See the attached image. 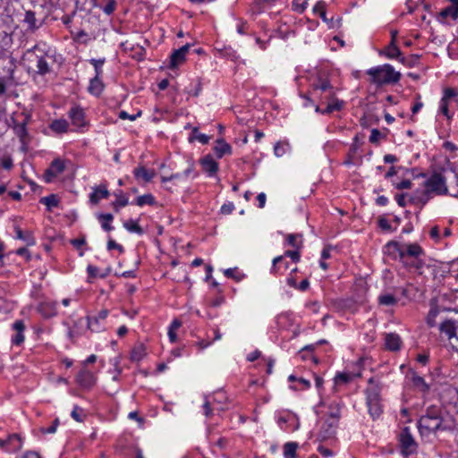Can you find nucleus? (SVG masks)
Masks as SVG:
<instances>
[{"label": "nucleus", "mask_w": 458, "mask_h": 458, "mask_svg": "<svg viewBox=\"0 0 458 458\" xmlns=\"http://www.w3.org/2000/svg\"><path fill=\"white\" fill-rule=\"evenodd\" d=\"M385 253L394 260H399L409 271L421 274L425 267L426 253L418 243H400L390 241L384 246Z\"/></svg>", "instance_id": "1"}, {"label": "nucleus", "mask_w": 458, "mask_h": 458, "mask_svg": "<svg viewBox=\"0 0 458 458\" xmlns=\"http://www.w3.org/2000/svg\"><path fill=\"white\" fill-rule=\"evenodd\" d=\"M454 427L450 415L441 407L431 405L427 408L419 421L418 428L421 436H428L437 431L451 430Z\"/></svg>", "instance_id": "2"}, {"label": "nucleus", "mask_w": 458, "mask_h": 458, "mask_svg": "<svg viewBox=\"0 0 458 458\" xmlns=\"http://www.w3.org/2000/svg\"><path fill=\"white\" fill-rule=\"evenodd\" d=\"M22 61L28 70L35 71L40 75L50 72V66L47 61V55L38 46L29 48L22 56Z\"/></svg>", "instance_id": "3"}, {"label": "nucleus", "mask_w": 458, "mask_h": 458, "mask_svg": "<svg viewBox=\"0 0 458 458\" xmlns=\"http://www.w3.org/2000/svg\"><path fill=\"white\" fill-rule=\"evenodd\" d=\"M438 331L440 337L448 341L453 349L458 351V312L440 318Z\"/></svg>", "instance_id": "4"}, {"label": "nucleus", "mask_w": 458, "mask_h": 458, "mask_svg": "<svg viewBox=\"0 0 458 458\" xmlns=\"http://www.w3.org/2000/svg\"><path fill=\"white\" fill-rule=\"evenodd\" d=\"M425 190L420 201L422 204L427 203L430 194L443 195L447 193L446 178L442 173H433L424 182Z\"/></svg>", "instance_id": "5"}, {"label": "nucleus", "mask_w": 458, "mask_h": 458, "mask_svg": "<svg viewBox=\"0 0 458 458\" xmlns=\"http://www.w3.org/2000/svg\"><path fill=\"white\" fill-rule=\"evenodd\" d=\"M368 74L372 77V81L377 84L395 83L401 79V73L395 72L390 64L371 68L368 71Z\"/></svg>", "instance_id": "6"}, {"label": "nucleus", "mask_w": 458, "mask_h": 458, "mask_svg": "<svg viewBox=\"0 0 458 458\" xmlns=\"http://www.w3.org/2000/svg\"><path fill=\"white\" fill-rule=\"evenodd\" d=\"M311 88L310 95L313 98L318 99L321 104H327L335 95L334 87L327 79L318 78L312 83Z\"/></svg>", "instance_id": "7"}, {"label": "nucleus", "mask_w": 458, "mask_h": 458, "mask_svg": "<svg viewBox=\"0 0 458 458\" xmlns=\"http://www.w3.org/2000/svg\"><path fill=\"white\" fill-rule=\"evenodd\" d=\"M399 447L403 456L414 454L418 449V444L415 441L409 427L402 428L398 435Z\"/></svg>", "instance_id": "8"}, {"label": "nucleus", "mask_w": 458, "mask_h": 458, "mask_svg": "<svg viewBox=\"0 0 458 458\" xmlns=\"http://www.w3.org/2000/svg\"><path fill=\"white\" fill-rule=\"evenodd\" d=\"M366 403L369 413L373 420L377 419L382 413L380 405L379 391L376 388L366 390Z\"/></svg>", "instance_id": "9"}, {"label": "nucleus", "mask_w": 458, "mask_h": 458, "mask_svg": "<svg viewBox=\"0 0 458 458\" xmlns=\"http://www.w3.org/2000/svg\"><path fill=\"white\" fill-rule=\"evenodd\" d=\"M65 162L61 158H55L44 173V179L47 182H51L55 177L64 172Z\"/></svg>", "instance_id": "10"}, {"label": "nucleus", "mask_w": 458, "mask_h": 458, "mask_svg": "<svg viewBox=\"0 0 458 458\" xmlns=\"http://www.w3.org/2000/svg\"><path fill=\"white\" fill-rule=\"evenodd\" d=\"M109 314V310L106 309L101 310L97 315L95 316H88L87 317V323H88V328L91 330L92 332H100L104 329L103 321L106 320Z\"/></svg>", "instance_id": "11"}, {"label": "nucleus", "mask_w": 458, "mask_h": 458, "mask_svg": "<svg viewBox=\"0 0 458 458\" xmlns=\"http://www.w3.org/2000/svg\"><path fill=\"white\" fill-rule=\"evenodd\" d=\"M97 377L89 370L82 369L76 376L77 384L83 389H90L96 384Z\"/></svg>", "instance_id": "12"}, {"label": "nucleus", "mask_w": 458, "mask_h": 458, "mask_svg": "<svg viewBox=\"0 0 458 458\" xmlns=\"http://www.w3.org/2000/svg\"><path fill=\"white\" fill-rule=\"evenodd\" d=\"M197 175H198V174L194 170L193 162L188 161V166L182 174L177 173V174H172L169 177L163 176L162 182H169L172 180H182V179H186L189 177L195 178Z\"/></svg>", "instance_id": "13"}, {"label": "nucleus", "mask_w": 458, "mask_h": 458, "mask_svg": "<svg viewBox=\"0 0 458 458\" xmlns=\"http://www.w3.org/2000/svg\"><path fill=\"white\" fill-rule=\"evenodd\" d=\"M202 170L208 174V176H214L218 171V163L213 158L211 155L203 157L200 161Z\"/></svg>", "instance_id": "14"}, {"label": "nucleus", "mask_w": 458, "mask_h": 458, "mask_svg": "<svg viewBox=\"0 0 458 458\" xmlns=\"http://www.w3.org/2000/svg\"><path fill=\"white\" fill-rule=\"evenodd\" d=\"M190 45L186 44L177 50H174L170 57V68H175L185 60L186 54L190 49Z\"/></svg>", "instance_id": "15"}, {"label": "nucleus", "mask_w": 458, "mask_h": 458, "mask_svg": "<svg viewBox=\"0 0 458 458\" xmlns=\"http://www.w3.org/2000/svg\"><path fill=\"white\" fill-rule=\"evenodd\" d=\"M110 196V192L107 190L106 185L101 184L98 187L93 188V191L89 195V201L97 205L102 199H107Z\"/></svg>", "instance_id": "16"}, {"label": "nucleus", "mask_w": 458, "mask_h": 458, "mask_svg": "<svg viewBox=\"0 0 458 458\" xmlns=\"http://www.w3.org/2000/svg\"><path fill=\"white\" fill-rule=\"evenodd\" d=\"M386 348L392 352H396L401 349L402 340L395 333L386 334L385 337Z\"/></svg>", "instance_id": "17"}, {"label": "nucleus", "mask_w": 458, "mask_h": 458, "mask_svg": "<svg viewBox=\"0 0 458 458\" xmlns=\"http://www.w3.org/2000/svg\"><path fill=\"white\" fill-rule=\"evenodd\" d=\"M69 116L72 120V124L77 127H82L85 124L84 112L82 108L79 106L72 107L69 111Z\"/></svg>", "instance_id": "18"}, {"label": "nucleus", "mask_w": 458, "mask_h": 458, "mask_svg": "<svg viewBox=\"0 0 458 458\" xmlns=\"http://www.w3.org/2000/svg\"><path fill=\"white\" fill-rule=\"evenodd\" d=\"M57 303L53 301H45L38 306V311L44 318H52L57 313Z\"/></svg>", "instance_id": "19"}, {"label": "nucleus", "mask_w": 458, "mask_h": 458, "mask_svg": "<svg viewBox=\"0 0 458 458\" xmlns=\"http://www.w3.org/2000/svg\"><path fill=\"white\" fill-rule=\"evenodd\" d=\"M411 382L415 388H417L423 394H428L430 390V385L425 381V379L412 372Z\"/></svg>", "instance_id": "20"}, {"label": "nucleus", "mask_w": 458, "mask_h": 458, "mask_svg": "<svg viewBox=\"0 0 458 458\" xmlns=\"http://www.w3.org/2000/svg\"><path fill=\"white\" fill-rule=\"evenodd\" d=\"M451 17L453 20L458 19V8L454 5L444 8L437 15V19L439 22L445 23V20L447 17Z\"/></svg>", "instance_id": "21"}, {"label": "nucleus", "mask_w": 458, "mask_h": 458, "mask_svg": "<svg viewBox=\"0 0 458 458\" xmlns=\"http://www.w3.org/2000/svg\"><path fill=\"white\" fill-rule=\"evenodd\" d=\"M133 174L137 179H142L146 182H149L156 175L154 170H148L144 166L135 168Z\"/></svg>", "instance_id": "22"}, {"label": "nucleus", "mask_w": 458, "mask_h": 458, "mask_svg": "<svg viewBox=\"0 0 458 458\" xmlns=\"http://www.w3.org/2000/svg\"><path fill=\"white\" fill-rule=\"evenodd\" d=\"M214 152L218 158L223 157L225 154L232 152L231 146L226 143L223 139L216 140V145L214 147Z\"/></svg>", "instance_id": "23"}, {"label": "nucleus", "mask_w": 458, "mask_h": 458, "mask_svg": "<svg viewBox=\"0 0 458 458\" xmlns=\"http://www.w3.org/2000/svg\"><path fill=\"white\" fill-rule=\"evenodd\" d=\"M385 55L390 59L398 58L400 60V58L402 57L401 50L395 44L394 33H393L392 40L385 50Z\"/></svg>", "instance_id": "24"}, {"label": "nucleus", "mask_w": 458, "mask_h": 458, "mask_svg": "<svg viewBox=\"0 0 458 458\" xmlns=\"http://www.w3.org/2000/svg\"><path fill=\"white\" fill-rule=\"evenodd\" d=\"M88 89L90 94L95 96H99L102 93L104 89V84L100 80V76H95L90 80Z\"/></svg>", "instance_id": "25"}, {"label": "nucleus", "mask_w": 458, "mask_h": 458, "mask_svg": "<svg viewBox=\"0 0 458 458\" xmlns=\"http://www.w3.org/2000/svg\"><path fill=\"white\" fill-rule=\"evenodd\" d=\"M146 348L143 344H137L131 352V361L139 362L146 356Z\"/></svg>", "instance_id": "26"}, {"label": "nucleus", "mask_w": 458, "mask_h": 458, "mask_svg": "<svg viewBox=\"0 0 458 458\" xmlns=\"http://www.w3.org/2000/svg\"><path fill=\"white\" fill-rule=\"evenodd\" d=\"M29 119V116H26L21 123H17L16 121H13V131L15 134L21 139V140H24L25 137L28 135L27 123Z\"/></svg>", "instance_id": "27"}, {"label": "nucleus", "mask_w": 458, "mask_h": 458, "mask_svg": "<svg viewBox=\"0 0 458 458\" xmlns=\"http://www.w3.org/2000/svg\"><path fill=\"white\" fill-rule=\"evenodd\" d=\"M115 200L112 203L115 211H118L120 208H123L129 204V199L125 196L123 191L119 190L114 192Z\"/></svg>", "instance_id": "28"}, {"label": "nucleus", "mask_w": 458, "mask_h": 458, "mask_svg": "<svg viewBox=\"0 0 458 458\" xmlns=\"http://www.w3.org/2000/svg\"><path fill=\"white\" fill-rule=\"evenodd\" d=\"M344 106V101L339 100L337 98H335V95H334V98H331V100L327 104V107L321 111V114H331L334 111H340Z\"/></svg>", "instance_id": "29"}, {"label": "nucleus", "mask_w": 458, "mask_h": 458, "mask_svg": "<svg viewBox=\"0 0 458 458\" xmlns=\"http://www.w3.org/2000/svg\"><path fill=\"white\" fill-rule=\"evenodd\" d=\"M16 239L22 240L25 243L24 246L30 247L36 243V240L31 233V231H16Z\"/></svg>", "instance_id": "30"}, {"label": "nucleus", "mask_w": 458, "mask_h": 458, "mask_svg": "<svg viewBox=\"0 0 458 458\" xmlns=\"http://www.w3.org/2000/svg\"><path fill=\"white\" fill-rule=\"evenodd\" d=\"M69 123L64 119L54 120L50 123V129L56 133H64L68 130Z\"/></svg>", "instance_id": "31"}, {"label": "nucleus", "mask_w": 458, "mask_h": 458, "mask_svg": "<svg viewBox=\"0 0 458 458\" xmlns=\"http://www.w3.org/2000/svg\"><path fill=\"white\" fill-rule=\"evenodd\" d=\"M134 204L139 207L143 206H154L156 204V199L151 193H147L136 198Z\"/></svg>", "instance_id": "32"}, {"label": "nucleus", "mask_w": 458, "mask_h": 458, "mask_svg": "<svg viewBox=\"0 0 458 458\" xmlns=\"http://www.w3.org/2000/svg\"><path fill=\"white\" fill-rule=\"evenodd\" d=\"M288 245L299 250L302 245V236L300 233H290L286 236Z\"/></svg>", "instance_id": "33"}, {"label": "nucleus", "mask_w": 458, "mask_h": 458, "mask_svg": "<svg viewBox=\"0 0 458 458\" xmlns=\"http://www.w3.org/2000/svg\"><path fill=\"white\" fill-rule=\"evenodd\" d=\"M296 442H287L284 445V458H296V451L298 448Z\"/></svg>", "instance_id": "34"}, {"label": "nucleus", "mask_w": 458, "mask_h": 458, "mask_svg": "<svg viewBox=\"0 0 458 458\" xmlns=\"http://www.w3.org/2000/svg\"><path fill=\"white\" fill-rule=\"evenodd\" d=\"M23 21L28 25V29L30 30H35L38 28V25H37L35 13L32 11H27L25 13Z\"/></svg>", "instance_id": "35"}, {"label": "nucleus", "mask_w": 458, "mask_h": 458, "mask_svg": "<svg viewBox=\"0 0 458 458\" xmlns=\"http://www.w3.org/2000/svg\"><path fill=\"white\" fill-rule=\"evenodd\" d=\"M195 140H199L202 144H208L209 140H210V137L206 135V134H203V133H199L198 127H194L192 129V132H191V135L189 138V140L191 142V141H193Z\"/></svg>", "instance_id": "36"}, {"label": "nucleus", "mask_w": 458, "mask_h": 458, "mask_svg": "<svg viewBox=\"0 0 458 458\" xmlns=\"http://www.w3.org/2000/svg\"><path fill=\"white\" fill-rule=\"evenodd\" d=\"M378 303L384 306H394L397 302V299L393 294H381L377 298Z\"/></svg>", "instance_id": "37"}, {"label": "nucleus", "mask_w": 458, "mask_h": 458, "mask_svg": "<svg viewBox=\"0 0 458 458\" xmlns=\"http://www.w3.org/2000/svg\"><path fill=\"white\" fill-rule=\"evenodd\" d=\"M328 414L330 418L339 420L341 417V404L339 403L333 402L328 406Z\"/></svg>", "instance_id": "38"}, {"label": "nucleus", "mask_w": 458, "mask_h": 458, "mask_svg": "<svg viewBox=\"0 0 458 458\" xmlns=\"http://www.w3.org/2000/svg\"><path fill=\"white\" fill-rule=\"evenodd\" d=\"M439 315V311L437 308L430 309L428 317H427V324L430 327H434L437 325L436 318Z\"/></svg>", "instance_id": "39"}, {"label": "nucleus", "mask_w": 458, "mask_h": 458, "mask_svg": "<svg viewBox=\"0 0 458 458\" xmlns=\"http://www.w3.org/2000/svg\"><path fill=\"white\" fill-rule=\"evenodd\" d=\"M352 379V375L345 372H339L335 377V384H346L351 382Z\"/></svg>", "instance_id": "40"}, {"label": "nucleus", "mask_w": 458, "mask_h": 458, "mask_svg": "<svg viewBox=\"0 0 458 458\" xmlns=\"http://www.w3.org/2000/svg\"><path fill=\"white\" fill-rule=\"evenodd\" d=\"M71 416L74 420L78 422H82L86 417V415L83 412V409H81L78 405H75L73 407V410L71 412Z\"/></svg>", "instance_id": "41"}, {"label": "nucleus", "mask_w": 458, "mask_h": 458, "mask_svg": "<svg viewBox=\"0 0 458 458\" xmlns=\"http://www.w3.org/2000/svg\"><path fill=\"white\" fill-rule=\"evenodd\" d=\"M40 203L46 205L47 208H51L56 207L58 205V199L55 195L52 194L47 197H43L40 199Z\"/></svg>", "instance_id": "42"}, {"label": "nucleus", "mask_w": 458, "mask_h": 458, "mask_svg": "<svg viewBox=\"0 0 458 458\" xmlns=\"http://www.w3.org/2000/svg\"><path fill=\"white\" fill-rule=\"evenodd\" d=\"M105 58L103 59H90L89 63L94 66L96 75L95 76H100L102 74V65L105 63Z\"/></svg>", "instance_id": "43"}, {"label": "nucleus", "mask_w": 458, "mask_h": 458, "mask_svg": "<svg viewBox=\"0 0 458 458\" xmlns=\"http://www.w3.org/2000/svg\"><path fill=\"white\" fill-rule=\"evenodd\" d=\"M98 219L103 229H112L109 225V223L113 220V216L111 214H101Z\"/></svg>", "instance_id": "44"}, {"label": "nucleus", "mask_w": 458, "mask_h": 458, "mask_svg": "<svg viewBox=\"0 0 458 458\" xmlns=\"http://www.w3.org/2000/svg\"><path fill=\"white\" fill-rule=\"evenodd\" d=\"M288 143H284V142H281V141H278L276 143L275 147H274V153L276 157H282L285 151H286V147H288Z\"/></svg>", "instance_id": "45"}, {"label": "nucleus", "mask_w": 458, "mask_h": 458, "mask_svg": "<svg viewBox=\"0 0 458 458\" xmlns=\"http://www.w3.org/2000/svg\"><path fill=\"white\" fill-rule=\"evenodd\" d=\"M60 424L59 419L56 418L53 422L52 425L48 428H41L40 431L43 434H54L56 432V429Z\"/></svg>", "instance_id": "46"}, {"label": "nucleus", "mask_w": 458, "mask_h": 458, "mask_svg": "<svg viewBox=\"0 0 458 458\" xmlns=\"http://www.w3.org/2000/svg\"><path fill=\"white\" fill-rule=\"evenodd\" d=\"M452 231H429L431 239L436 242H438L442 236L449 237Z\"/></svg>", "instance_id": "47"}, {"label": "nucleus", "mask_w": 458, "mask_h": 458, "mask_svg": "<svg viewBox=\"0 0 458 458\" xmlns=\"http://www.w3.org/2000/svg\"><path fill=\"white\" fill-rule=\"evenodd\" d=\"M7 441L10 444H14L13 449H20L21 447V438L18 434L10 435Z\"/></svg>", "instance_id": "48"}, {"label": "nucleus", "mask_w": 458, "mask_h": 458, "mask_svg": "<svg viewBox=\"0 0 458 458\" xmlns=\"http://www.w3.org/2000/svg\"><path fill=\"white\" fill-rule=\"evenodd\" d=\"M11 252L13 253V251H11ZM14 253H16L19 256L24 257L26 261H30L31 259V254L29 251L28 247H26V246H22V247L18 248L14 251Z\"/></svg>", "instance_id": "49"}, {"label": "nucleus", "mask_w": 458, "mask_h": 458, "mask_svg": "<svg viewBox=\"0 0 458 458\" xmlns=\"http://www.w3.org/2000/svg\"><path fill=\"white\" fill-rule=\"evenodd\" d=\"M106 4L102 9L106 14L110 15L114 12L116 3H115V0H106Z\"/></svg>", "instance_id": "50"}, {"label": "nucleus", "mask_w": 458, "mask_h": 458, "mask_svg": "<svg viewBox=\"0 0 458 458\" xmlns=\"http://www.w3.org/2000/svg\"><path fill=\"white\" fill-rule=\"evenodd\" d=\"M87 272L89 275L88 282L89 283H91L92 278L98 277V275L100 274L98 267L93 265H89L87 267Z\"/></svg>", "instance_id": "51"}, {"label": "nucleus", "mask_w": 458, "mask_h": 458, "mask_svg": "<svg viewBox=\"0 0 458 458\" xmlns=\"http://www.w3.org/2000/svg\"><path fill=\"white\" fill-rule=\"evenodd\" d=\"M107 250H117L120 253H123L124 251L123 247L121 244H118L114 239L109 237L107 241Z\"/></svg>", "instance_id": "52"}, {"label": "nucleus", "mask_w": 458, "mask_h": 458, "mask_svg": "<svg viewBox=\"0 0 458 458\" xmlns=\"http://www.w3.org/2000/svg\"><path fill=\"white\" fill-rule=\"evenodd\" d=\"M237 273V268L234 267V268H227L224 271V275L228 277V278H233L235 279L236 281H241L242 278V276L239 275L237 276L236 275Z\"/></svg>", "instance_id": "53"}, {"label": "nucleus", "mask_w": 458, "mask_h": 458, "mask_svg": "<svg viewBox=\"0 0 458 458\" xmlns=\"http://www.w3.org/2000/svg\"><path fill=\"white\" fill-rule=\"evenodd\" d=\"M458 95V91L453 88H446L444 91V96L441 99L448 101Z\"/></svg>", "instance_id": "54"}, {"label": "nucleus", "mask_w": 458, "mask_h": 458, "mask_svg": "<svg viewBox=\"0 0 458 458\" xmlns=\"http://www.w3.org/2000/svg\"><path fill=\"white\" fill-rule=\"evenodd\" d=\"M382 137L384 136L377 129H373L369 136V142L372 144H377Z\"/></svg>", "instance_id": "55"}, {"label": "nucleus", "mask_w": 458, "mask_h": 458, "mask_svg": "<svg viewBox=\"0 0 458 458\" xmlns=\"http://www.w3.org/2000/svg\"><path fill=\"white\" fill-rule=\"evenodd\" d=\"M284 256L289 257L295 263L299 262L301 259L299 250L297 249L294 250H286Z\"/></svg>", "instance_id": "56"}, {"label": "nucleus", "mask_w": 458, "mask_h": 458, "mask_svg": "<svg viewBox=\"0 0 458 458\" xmlns=\"http://www.w3.org/2000/svg\"><path fill=\"white\" fill-rule=\"evenodd\" d=\"M408 193L396 194L394 199L400 207H405L407 204Z\"/></svg>", "instance_id": "57"}, {"label": "nucleus", "mask_w": 458, "mask_h": 458, "mask_svg": "<svg viewBox=\"0 0 458 458\" xmlns=\"http://www.w3.org/2000/svg\"><path fill=\"white\" fill-rule=\"evenodd\" d=\"M234 210V205L233 202H227L222 205L221 207V213L224 215H229Z\"/></svg>", "instance_id": "58"}, {"label": "nucleus", "mask_w": 458, "mask_h": 458, "mask_svg": "<svg viewBox=\"0 0 458 458\" xmlns=\"http://www.w3.org/2000/svg\"><path fill=\"white\" fill-rule=\"evenodd\" d=\"M394 187L398 190H403V189H411V182L409 179L403 180L400 182L394 183Z\"/></svg>", "instance_id": "59"}, {"label": "nucleus", "mask_w": 458, "mask_h": 458, "mask_svg": "<svg viewBox=\"0 0 458 458\" xmlns=\"http://www.w3.org/2000/svg\"><path fill=\"white\" fill-rule=\"evenodd\" d=\"M448 103H449L448 101L441 99L440 111L445 116L447 117V119H450L452 117V115L449 113Z\"/></svg>", "instance_id": "60"}, {"label": "nucleus", "mask_w": 458, "mask_h": 458, "mask_svg": "<svg viewBox=\"0 0 458 458\" xmlns=\"http://www.w3.org/2000/svg\"><path fill=\"white\" fill-rule=\"evenodd\" d=\"M24 342V335L23 332H16V335L13 336L12 343L14 345H20Z\"/></svg>", "instance_id": "61"}, {"label": "nucleus", "mask_w": 458, "mask_h": 458, "mask_svg": "<svg viewBox=\"0 0 458 458\" xmlns=\"http://www.w3.org/2000/svg\"><path fill=\"white\" fill-rule=\"evenodd\" d=\"M71 243L78 250H81V248L86 243L85 236H81L77 239L71 240Z\"/></svg>", "instance_id": "62"}, {"label": "nucleus", "mask_w": 458, "mask_h": 458, "mask_svg": "<svg viewBox=\"0 0 458 458\" xmlns=\"http://www.w3.org/2000/svg\"><path fill=\"white\" fill-rule=\"evenodd\" d=\"M419 58H420L419 55H411V60H408L405 57H401L400 62L403 64L412 66L418 61Z\"/></svg>", "instance_id": "63"}, {"label": "nucleus", "mask_w": 458, "mask_h": 458, "mask_svg": "<svg viewBox=\"0 0 458 458\" xmlns=\"http://www.w3.org/2000/svg\"><path fill=\"white\" fill-rule=\"evenodd\" d=\"M333 249V247L331 245H326L322 251H321V259L322 260L324 259H327L331 257V250Z\"/></svg>", "instance_id": "64"}]
</instances>
